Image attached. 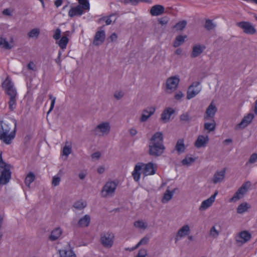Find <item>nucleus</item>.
<instances>
[{"label":"nucleus","mask_w":257,"mask_h":257,"mask_svg":"<svg viewBox=\"0 0 257 257\" xmlns=\"http://www.w3.org/2000/svg\"><path fill=\"white\" fill-rule=\"evenodd\" d=\"M116 20V16L114 14L110 15L107 17H103L99 19L98 23L102 24L105 22L106 25H110L112 22H114Z\"/></svg>","instance_id":"obj_32"},{"label":"nucleus","mask_w":257,"mask_h":257,"mask_svg":"<svg viewBox=\"0 0 257 257\" xmlns=\"http://www.w3.org/2000/svg\"><path fill=\"white\" fill-rule=\"evenodd\" d=\"M147 255V250L146 249H141L139 250L136 257H146Z\"/></svg>","instance_id":"obj_58"},{"label":"nucleus","mask_w":257,"mask_h":257,"mask_svg":"<svg viewBox=\"0 0 257 257\" xmlns=\"http://www.w3.org/2000/svg\"><path fill=\"white\" fill-rule=\"evenodd\" d=\"M35 175L32 172H29L26 177L25 183L26 186L30 187L31 184L35 180Z\"/></svg>","instance_id":"obj_40"},{"label":"nucleus","mask_w":257,"mask_h":257,"mask_svg":"<svg viewBox=\"0 0 257 257\" xmlns=\"http://www.w3.org/2000/svg\"><path fill=\"white\" fill-rule=\"evenodd\" d=\"M105 38V32L103 30L98 31L96 34L93 40V44L95 46H99L102 44Z\"/></svg>","instance_id":"obj_20"},{"label":"nucleus","mask_w":257,"mask_h":257,"mask_svg":"<svg viewBox=\"0 0 257 257\" xmlns=\"http://www.w3.org/2000/svg\"><path fill=\"white\" fill-rule=\"evenodd\" d=\"M49 98L51 100V102L50 107L49 110L48 112V113H50L53 110V109L54 107L55 102H56V97L53 96L52 95H49Z\"/></svg>","instance_id":"obj_51"},{"label":"nucleus","mask_w":257,"mask_h":257,"mask_svg":"<svg viewBox=\"0 0 257 257\" xmlns=\"http://www.w3.org/2000/svg\"><path fill=\"white\" fill-rule=\"evenodd\" d=\"M72 152V144L71 143L67 142L64 146L62 150V154L67 158L68 156Z\"/></svg>","instance_id":"obj_36"},{"label":"nucleus","mask_w":257,"mask_h":257,"mask_svg":"<svg viewBox=\"0 0 257 257\" xmlns=\"http://www.w3.org/2000/svg\"><path fill=\"white\" fill-rule=\"evenodd\" d=\"M15 136V130H0V140L6 144H10Z\"/></svg>","instance_id":"obj_7"},{"label":"nucleus","mask_w":257,"mask_h":257,"mask_svg":"<svg viewBox=\"0 0 257 257\" xmlns=\"http://www.w3.org/2000/svg\"><path fill=\"white\" fill-rule=\"evenodd\" d=\"M257 162V153H253L249 157L248 161L246 163V165L254 164Z\"/></svg>","instance_id":"obj_48"},{"label":"nucleus","mask_w":257,"mask_h":257,"mask_svg":"<svg viewBox=\"0 0 257 257\" xmlns=\"http://www.w3.org/2000/svg\"><path fill=\"white\" fill-rule=\"evenodd\" d=\"M183 96L184 94L181 91L178 92L175 95V98L177 100L181 99Z\"/></svg>","instance_id":"obj_62"},{"label":"nucleus","mask_w":257,"mask_h":257,"mask_svg":"<svg viewBox=\"0 0 257 257\" xmlns=\"http://www.w3.org/2000/svg\"><path fill=\"white\" fill-rule=\"evenodd\" d=\"M251 237V233L247 230H243L239 232L235 237L236 242L242 245L248 241Z\"/></svg>","instance_id":"obj_15"},{"label":"nucleus","mask_w":257,"mask_h":257,"mask_svg":"<svg viewBox=\"0 0 257 257\" xmlns=\"http://www.w3.org/2000/svg\"><path fill=\"white\" fill-rule=\"evenodd\" d=\"M217 111V108L213 102H211L208 106L204 114L205 118L213 117Z\"/></svg>","instance_id":"obj_26"},{"label":"nucleus","mask_w":257,"mask_h":257,"mask_svg":"<svg viewBox=\"0 0 257 257\" xmlns=\"http://www.w3.org/2000/svg\"><path fill=\"white\" fill-rule=\"evenodd\" d=\"M28 67L29 69L35 71L36 70V66L33 62H30L28 65Z\"/></svg>","instance_id":"obj_61"},{"label":"nucleus","mask_w":257,"mask_h":257,"mask_svg":"<svg viewBox=\"0 0 257 257\" xmlns=\"http://www.w3.org/2000/svg\"><path fill=\"white\" fill-rule=\"evenodd\" d=\"M205 28L208 30H212L215 27V25L211 20H207L205 25Z\"/></svg>","instance_id":"obj_55"},{"label":"nucleus","mask_w":257,"mask_h":257,"mask_svg":"<svg viewBox=\"0 0 257 257\" xmlns=\"http://www.w3.org/2000/svg\"><path fill=\"white\" fill-rule=\"evenodd\" d=\"M100 156L101 154L99 152H97L93 153L91 155V158L94 160H97L100 157Z\"/></svg>","instance_id":"obj_60"},{"label":"nucleus","mask_w":257,"mask_h":257,"mask_svg":"<svg viewBox=\"0 0 257 257\" xmlns=\"http://www.w3.org/2000/svg\"><path fill=\"white\" fill-rule=\"evenodd\" d=\"M148 240L149 238L148 237H144L137 243L136 246L133 248V250L137 248L140 245L146 244L148 242Z\"/></svg>","instance_id":"obj_57"},{"label":"nucleus","mask_w":257,"mask_h":257,"mask_svg":"<svg viewBox=\"0 0 257 257\" xmlns=\"http://www.w3.org/2000/svg\"><path fill=\"white\" fill-rule=\"evenodd\" d=\"M125 4H130L132 5H136L140 2H146L148 3H152L151 0H124Z\"/></svg>","instance_id":"obj_46"},{"label":"nucleus","mask_w":257,"mask_h":257,"mask_svg":"<svg viewBox=\"0 0 257 257\" xmlns=\"http://www.w3.org/2000/svg\"><path fill=\"white\" fill-rule=\"evenodd\" d=\"M243 197L240 193L237 191L234 195L230 199L229 201L232 202H236Z\"/></svg>","instance_id":"obj_49"},{"label":"nucleus","mask_w":257,"mask_h":257,"mask_svg":"<svg viewBox=\"0 0 257 257\" xmlns=\"http://www.w3.org/2000/svg\"><path fill=\"white\" fill-rule=\"evenodd\" d=\"M90 215L86 214L79 219L77 225L79 227L82 228L88 227L90 223Z\"/></svg>","instance_id":"obj_29"},{"label":"nucleus","mask_w":257,"mask_h":257,"mask_svg":"<svg viewBox=\"0 0 257 257\" xmlns=\"http://www.w3.org/2000/svg\"><path fill=\"white\" fill-rule=\"evenodd\" d=\"M86 11H84L80 6L71 7L69 10L68 15L70 18L74 17H80L82 16Z\"/></svg>","instance_id":"obj_18"},{"label":"nucleus","mask_w":257,"mask_h":257,"mask_svg":"<svg viewBox=\"0 0 257 257\" xmlns=\"http://www.w3.org/2000/svg\"><path fill=\"white\" fill-rule=\"evenodd\" d=\"M61 171L59 172L54 176L52 180V185L54 187L58 186L60 184L61 180V174L60 173Z\"/></svg>","instance_id":"obj_41"},{"label":"nucleus","mask_w":257,"mask_h":257,"mask_svg":"<svg viewBox=\"0 0 257 257\" xmlns=\"http://www.w3.org/2000/svg\"><path fill=\"white\" fill-rule=\"evenodd\" d=\"M157 169V165L153 163L145 164L139 162L136 164L132 175L135 181L139 182L141 174L144 177L153 175L156 173Z\"/></svg>","instance_id":"obj_1"},{"label":"nucleus","mask_w":257,"mask_h":257,"mask_svg":"<svg viewBox=\"0 0 257 257\" xmlns=\"http://www.w3.org/2000/svg\"><path fill=\"white\" fill-rule=\"evenodd\" d=\"M9 126L4 120H0V128H7Z\"/></svg>","instance_id":"obj_64"},{"label":"nucleus","mask_w":257,"mask_h":257,"mask_svg":"<svg viewBox=\"0 0 257 257\" xmlns=\"http://www.w3.org/2000/svg\"><path fill=\"white\" fill-rule=\"evenodd\" d=\"M70 32L66 31L63 33V36L57 41L56 43L60 47L61 49L64 50L66 48L69 42V38Z\"/></svg>","instance_id":"obj_17"},{"label":"nucleus","mask_w":257,"mask_h":257,"mask_svg":"<svg viewBox=\"0 0 257 257\" xmlns=\"http://www.w3.org/2000/svg\"><path fill=\"white\" fill-rule=\"evenodd\" d=\"M254 118V114L252 113H249L242 119L239 123V127L240 128L246 127L252 121Z\"/></svg>","instance_id":"obj_25"},{"label":"nucleus","mask_w":257,"mask_h":257,"mask_svg":"<svg viewBox=\"0 0 257 257\" xmlns=\"http://www.w3.org/2000/svg\"><path fill=\"white\" fill-rule=\"evenodd\" d=\"M61 31L60 29L57 28L55 31L53 38L56 41L58 40L61 38Z\"/></svg>","instance_id":"obj_52"},{"label":"nucleus","mask_w":257,"mask_h":257,"mask_svg":"<svg viewBox=\"0 0 257 257\" xmlns=\"http://www.w3.org/2000/svg\"><path fill=\"white\" fill-rule=\"evenodd\" d=\"M222 231V225L220 222L215 223L210 228L209 234L213 238H217Z\"/></svg>","instance_id":"obj_16"},{"label":"nucleus","mask_w":257,"mask_h":257,"mask_svg":"<svg viewBox=\"0 0 257 257\" xmlns=\"http://www.w3.org/2000/svg\"><path fill=\"white\" fill-rule=\"evenodd\" d=\"M187 25V22L185 20L180 21L176 24L175 26V28L177 31H182L183 30Z\"/></svg>","instance_id":"obj_47"},{"label":"nucleus","mask_w":257,"mask_h":257,"mask_svg":"<svg viewBox=\"0 0 257 257\" xmlns=\"http://www.w3.org/2000/svg\"><path fill=\"white\" fill-rule=\"evenodd\" d=\"M114 235L112 233L106 232L102 233L100 235L101 244L106 248L111 247L113 243Z\"/></svg>","instance_id":"obj_10"},{"label":"nucleus","mask_w":257,"mask_h":257,"mask_svg":"<svg viewBox=\"0 0 257 257\" xmlns=\"http://www.w3.org/2000/svg\"><path fill=\"white\" fill-rule=\"evenodd\" d=\"M180 82L178 75L172 76L169 77L166 82V91L167 93H172L178 88Z\"/></svg>","instance_id":"obj_4"},{"label":"nucleus","mask_w":257,"mask_h":257,"mask_svg":"<svg viewBox=\"0 0 257 257\" xmlns=\"http://www.w3.org/2000/svg\"><path fill=\"white\" fill-rule=\"evenodd\" d=\"M14 41L13 37L10 38V40L8 42L6 39L0 37V47L6 49H10L14 46Z\"/></svg>","instance_id":"obj_24"},{"label":"nucleus","mask_w":257,"mask_h":257,"mask_svg":"<svg viewBox=\"0 0 257 257\" xmlns=\"http://www.w3.org/2000/svg\"><path fill=\"white\" fill-rule=\"evenodd\" d=\"M40 34V30L38 28H35L31 30L28 33V36L31 38H37Z\"/></svg>","instance_id":"obj_45"},{"label":"nucleus","mask_w":257,"mask_h":257,"mask_svg":"<svg viewBox=\"0 0 257 257\" xmlns=\"http://www.w3.org/2000/svg\"><path fill=\"white\" fill-rule=\"evenodd\" d=\"M3 87L5 88L7 94L10 96V98L17 96L16 89L9 77L3 83Z\"/></svg>","instance_id":"obj_11"},{"label":"nucleus","mask_w":257,"mask_h":257,"mask_svg":"<svg viewBox=\"0 0 257 257\" xmlns=\"http://www.w3.org/2000/svg\"><path fill=\"white\" fill-rule=\"evenodd\" d=\"M59 253L60 257H77L75 253L70 246L60 249Z\"/></svg>","instance_id":"obj_21"},{"label":"nucleus","mask_w":257,"mask_h":257,"mask_svg":"<svg viewBox=\"0 0 257 257\" xmlns=\"http://www.w3.org/2000/svg\"><path fill=\"white\" fill-rule=\"evenodd\" d=\"M186 38V35H179L177 36L174 42V47L176 48L181 45L185 42Z\"/></svg>","instance_id":"obj_38"},{"label":"nucleus","mask_w":257,"mask_h":257,"mask_svg":"<svg viewBox=\"0 0 257 257\" xmlns=\"http://www.w3.org/2000/svg\"><path fill=\"white\" fill-rule=\"evenodd\" d=\"M79 5L84 11L87 12L90 9V5L88 0H78Z\"/></svg>","instance_id":"obj_42"},{"label":"nucleus","mask_w":257,"mask_h":257,"mask_svg":"<svg viewBox=\"0 0 257 257\" xmlns=\"http://www.w3.org/2000/svg\"><path fill=\"white\" fill-rule=\"evenodd\" d=\"M250 206L247 202H243L239 204L237 208V212L238 214H243L247 211Z\"/></svg>","instance_id":"obj_37"},{"label":"nucleus","mask_w":257,"mask_h":257,"mask_svg":"<svg viewBox=\"0 0 257 257\" xmlns=\"http://www.w3.org/2000/svg\"><path fill=\"white\" fill-rule=\"evenodd\" d=\"M175 150L179 154L183 153L186 150V147L184 144V141L182 139H179L175 146Z\"/></svg>","instance_id":"obj_35"},{"label":"nucleus","mask_w":257,"mask_h":257,"mask_svg":"<svg viewBox=\"0 0 257 257\" xmlns=\"http://www.w3.org/2000/svg\"><path fill=\"white\" fill-rule=\"evenodd\" d=\"M165 147L164 145L155 144L154 143H149V154L153 156H160L162 155Z\"/></svg>","instance_id":"obj_14"},{"label":"nucleus","mask_w":257,"mask_h":257,"mask_svg":"<svg viewBox=\"0 0 257 257\" xmlns=\"http://www.w3.org/2000/svg\"><path fill=\"white\" fill-rule=\"evenodd\" d=\"M13 12V10L11 9H6L3 12V14L6 16H12Z\"/></svg>","instance_id":"obj_59"},{"label":"nucleus","mask_w":257,"mask_h":257,"mask_svg":"<svg viewBox=\"0 0 257 257\" xmlns=\"http://www.w3.org/2000/svg\"><path fill=\"white\" fill-rule=\"evenodd\" d=\"M236 25L242 30L244 33L247 35H253L256 33L255 26L249 22L242 21L237 23Z\"/></svg>","instance_id":"obj_6"},{"label":"nucleus","mask_w":257,"mask_h":257,"mask_svg":"<svg viewBox=\"0 0 257 257\" xmlns=\"http://www.w3.org/2000/svg\"><path fill=\"white\" fill-rule=\"evenodd\" d=\"M250 186L251 183L250 182H246L243 183L237 191L240 193V194L244 196L245 194L248 191Z\"/></svg>","instance_id":"obj_39"},{"label":"nucleus","mask_w":257,"mask_h":257,"mask_svg":"<svg viewBox=\"0 0 257 257\" xmlns=\"http://www.w3.org/2000/svg\"><path fill=\"white\" fill-rule=\"evenodd\" d=\"M225 173L226 170L225 169L216 171L212 178V182L214 184L222 182L224 179Z\"/></svg>","instance_id":"obj_19"},{"label":"nucleus","mask_w":257,"mask_h":257,"mask_svg":"<svg viewBox=\"0 0 257 257\" xmlns=\"http://www.w3.org/2000/svg\"><path fill=\"white\" fill-rule=\"evenodd\" d=\"M180 119L182 121H188L191 119L190 114L188 112H185L181 114Z\"/></svg>","instance_id":"obj_56"},{"label":"nucleus","mask_w":257,"mask_h":257,"mask_svg":"<svg viewBox=\"0 0 257 257\" xmlns=\"http://www.w3.org/2000/svg\"><path fill=\"white\" fill-rule=\"evenodd\" d=\"M218 193V191H215L213 195H212L210 197L203 200L199 207V210L200 211H205L210 208L215 202L216 196H217Z\"/></svg>","instance_id":"obj_12"},{"label":"nucleus","mask_w":257,"mask_h":257,"mask_svg":"<svg viewBox=\"0 0 257 257\" xmlns=\"http://www.w3.org/2000/svg\"><path fill=\"white\" fill-rule=\"evenodd\" d=\"M124 95V92L122 90H116L114 93V97L117 100L121 99Z\"/></svg>","instance_id":"obj_50"},{"label":"nucleus","mask_w":257,"mask_h":257,"mask_svg":"<svg viewBox=\"0 0 257 257\" xmlns=\"http://www.w3.org/2000/svg\"><path fill=\"white\" fill-rule=\"evenodd\" d=\"M191 232V228L190 225L188 224H184L178 230L175 236V242H176L178 241H180L183 238L188 236L189 239H192V236H189Z\"/></svg>","instance_id":"obj_3"},{"label":"nucleus","mask_w":257,"mask_h":257,"mask_svg":"<svg viewBox=\"0 0 257 257\" xmlns=\"http://www.w3.org/2000/svg\"><path fill=\"white\" fill-rule=\"evenodd\" d=\"M87 205L86 201L83 200H79L76 201L73 205L74 208L78 209H82Z\"/></svg>","instance_id":"obj_44"},{"label":"nucleus","mask_w":257,"mask_h":257,"mask_svg":"<svg viewBox=\"0 0 257 257\" xmlns=\"http://www.w3.org/2000/svg\"><path fill=\"white\" fill-rule=\"evenodd\" d=\"M63 231L60 227H56L52 230L49 236V239L51 241H55L59 239L62 234Z\"/></svg>","instance_id":"obj_28"},{"label":"nucleus","mask_w":257,"mask_h":257,"mask_svg":"<svg viewBox=\"0 0 257 257\" xmlns=\"http://www.w3.org/2000/svg\"><path fill=\"white\" fill-rule=\"evenodd\" d=\"M117 36L115 33H112L109 37V39L111 42H115L117 40Z\"/></svg>","instance_id":"obj_63"},{"label":"nucleus","mask_w":257,"mask_h":257,"mask_svg":"<svg viewBox=\"0 0 257 257\" xmlns=\"http://www.w3.org/2000/svg\"><path fill=\"white\" fill-rule=\"evenodd\" d=\"M208 141V138L207 136H199L195 142V146L197 148L205 147Z\"/></svg>","instance_id":"obj_31"},{"label":"nucleus","mask_w":257,"mask_h":257,"mask_svg":"<svg viewBox=\"0 0 257 257\" xmlns=\"http://www.w3.org/2000/svg\"><path fill=\"white\" fill-rule=\"evenodd\" d=\"M165 10V8L161 5H155L153 6L151 10L150 13L152 16H159L162 14Z\"/></svg>","instance_id":"obj_33"},{"label":"nucleus","mask_w":257,"mask_h":257,"mask_svg":"<svg viewBox=\"0 0 257 257\" xmlns=\"http://www.w3.org/2000/svg\"><path fill=\"white\" fill-rule=\"evenodd\" d=\"M202 90V86L200 82L195 81L188 87L187 93V98L190 99L195 97Z\"/></svg>","instance_id":"obj_8"},{"label":"nucleus","mask_w":257,"mask_h":257,"mask_svg":"<svg viewBox=\"0 0 257 257\" xmlns=\"http://www.w3.org/2000/svg\"><path fill=\"white\" fill-rule=\"evenodd\" d=\"M134 226L139 230H145L147 228L148 224L146 221L139 219L134 222Z\"/></svg>","instance_id":"obj_34"},{"label":"nucleus","mask_w":257,"mask_h":257,"mask_svg":"<svg viewBox=\"0 0 257 257\" xmlns=\"http://www.w3.org/2000/svg\"><path fill=\"white\" fill-rule=\"evenodd\" d=\"M197 158L192 155H187L182 160L181 164L185 167H190L197 160Z\"/></svg>","instance_id":"obj_22"},{"label":"nucleus","mask_w":257,"mask_h":257,"mask_svg":"<svg viewBox=\"0 0 257 257\" xmlns=\"http://www.w3.org/2000/svg\"><path fill=\"white\" fill-rule=\"evenodd\" d=\"M0 159V184L5 185L9 182L11 177V166L3 161L2 155Z\"/></svg>","instance_id":"obj_2"},{"label":"nucleus","mask_w":257,"mask_h":257,"mask_svg":"<svg viewBox=\"0 0 257 257\" xmlns=\"http://www.w3.org/2000/svg\"><path fill=\"white\" fill-rule=\"evenodd\" d=\"M17 96L16 97H12L10 98V100L9 102V109L11 110H14L17 106Z\"/></svg>","instance_id":"obj_43"},{"label":"nucleus","mask_w":257,"mask_h":257,"mask_svg":"<svg viewBox=\"0 0 257 257\" xmlns=\"http://www.w3.org/2000/svg\"><path fill=\"white\" fill-rule=\"evenodd\" d=\"M216 123L214 120H211L210 122H206L204 125V128H215Z\"/></svg>","instance_id":"obj_53"},{"label":"nucleus","mask_w":257,"mask_h":257,"mask_svg":"<svg viewBox=\"0 0 257 257\" xmlns=\"http://www.w3.org/2000/svg\"><path fill=\"white\" fill-rule=\"evenodd\" d=\"M156 109V106L151 105L143 109L139 118L140 121L141 122L147 121L155 114Z\"/></svg>","instance_id":"obj_9"},{"label":"nucleus","mask_w":257,"mask_h":257,"mask_svg":"<svg viewBox=\"0 0 257 257\" xmlns=\"http://www.w3.org/2000/svg\"><path fill=\"white\" fill-rule=\"evenodd\" d=\"M117 186V183L115 181H108L103 186L101 195L104 197H112L114 195Z\"/></svg>","instance_id":"obj_5"},{"label":"nucleus","mask_w":257,"mask_h":257,"mask_svg":"<svg viewBox=\"0 0 257 257\" xmlns=\"http://www.w3.org/2000/svg\"><path fill=\"white\" fill-rule=\"evenodd\" d=\"M155 144H163V135L161 132H158L153 135L150 141V143Z\"/></svg>","instance_id":"obj_27"},{"label":"nucleus","mask_w":257,"mask_h":257,"mask_svg":"<svg viewBox=\"0 0 257 257\" xmlns=\"http://www.w3.org/2000/svg\"><path fill=\"white\" fill-rule=\"evenodd\" d=\"M110 127L108 121H104L99 124L96 128H109Z\"/></svg>","instance_id":"obj_54"},{"label":"nucleus","mask_w":257,"mask_h":257,"mask_svg":"<svg viewBox=\"0 0 257 257\" xmlns=\"http://www.w3.org/2000/svg\"><path fill=\"white\" fill-rule=\"evenodd\" d=\"M176 112L175 108L172 107H166L161 114L160 119L164 123H167L173 117V115Z\"/></svg>","instance_id":"obj_13"},{"label":"nucleus","mask_w":257,"mask_h":257,"mask_svg":"<svg viewBox=\"0 0 257 257\" xmlns=\"http://www.w3.org/2000/svg\"><path fill=\"white\" fill-rule=\"evenodd\" d=\"M175 191L176 189H173L172 190H171L169 188H168L164 193L163 197L162 199V202L163 203H167L169 201H170L172 199L173 196L175 193Z\"/></svg>","instance_id":"obj_30"},{"label":"nucleus","mask_w":257,"mask_h":257,"mask_svg":"<svg viewBox=\"0 0 257 257\" xmlns=\"http://www.w3.org/2000/svg\"><path fill=\"white\" fill-rule=\"evenodd\" d=\"M206 47L204 45L196 44L193 46L191 57L195 58L199 56L205 49Z\"/></svg>","instance_id":"obj_23"}]
</instances>
